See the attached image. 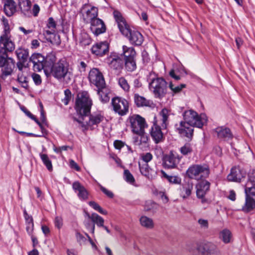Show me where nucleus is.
Segmentation results:
<instances>
[{
    "mask_svg": "<svg viewBox=\"0 0 255 255\" xmlns=\"http://www.w3.org/2000/svg\"><path fill=\"white\" fill-rule=\"evenodd\" d=\"M114 16L122 34L128 38L132 45H141L143 41L142 34L137 31L131 30L120 12L114 11Z\"/></svg>",
    "mask_w": 255,
    "mask_h": 255,
    "instance_id": "obj_1",
    "label": "nucleus"
},
{
    "mask_svg": "<svg viewBox=\"0 0 255 255\" xmlns=\"http://www.w3.org/2000/svg\"><path fill=\"white\" fill-rule=\"evenodd\" d=\"M169 111L167 109H163L159 113L158 117H154L153 125L150 130V135L156 143L163 140V134L162 129H166L169 124L168 117Z\"/></svg>",
    "mask_w": 255,
    "mask_h": 255,
    "instance_id": "obj_2",
    "label": "nucleus"
},
{
    "mask_svg": "<svg viewBox=\"0 0 255 255\" xmlns=\"http://www.w3.org/2000/svg\"><path fill=\"white\" fill-rule=\"evenodd\" d=\"M246 201L242 210L246 213L255 208V169L250 170L248 174V180L245 185Z\"/></svg>",
    "mask_w": 255,
    "mask_h": 255,
    "instance_id": "obj_3",
    "label": "nucleus"
},
{
    "mask_svg": "<svg viewBox=\"0 0 255 255\" xmlns=\"http://www.w3.org/2000/svg\"><path fill=\"white\" fill-rule=\"evenodd\" d=\"M148 87L154 97L161 99L164 97L167 89V83L163 78L157 77L155 73L151 72L147 76Z\"/></svg>",
    "mask_w": 255,
    "mask_h": 255,
    "instance_id": "obj_4",
    "label": "nucleus"
},
{
    "mask_svg": "<svg viewBox=\"0 0 255 255\" xmlns=\"http://www.w3.org/2000/svg\"><path fill=\"white\" fill-rule=\"evenodd\" d=\"M49 74L58 81H65L67 83L71 81L72 76L69 64L64 59H61L55 64Z\"/></svg>",
    "mask_w": 255,
    "mask_h": 255,
    "instance_id": "obj_5",
    "label": "nucleus"
},
{
    "mask_svg": "<svg viewBox=\"0 0 255 255\" xmlns=\"http://www.w3.org/2000/svg\"><path fill=\"white\" fill-rule=\"evenodd\" d=\"M186 174L190 179L202 180L209 176L210 169L208 165L205 164H194L189 167Z\"/></svg>",
    "mask_w": 255,
    "mask_h": 255,
    "instance_id": "obj_6",
    "label": "nucleus"
},
{
    "mask_svg": "<svg viewBox=\"0 0 255 255\" xmlns=\"http://www.w3.org/2000/svg\"><path fill=\"white\" fill-rule=\"evenodd\" d=\"M183 116L184 121L181 122L186 123L193 128H202L207 121V117L205 115L199 116L196 112L192 110L185 111Z\"/></svg>",
    "mask_w": 255,
    "mask_h": 255,
    "instance_id": "obj_7",
    "label": "nucleus"
},
{
    "mask_svg": "<svg viewBox=\"0 0 255 255\" xmlns=\"http://www.w3.org/2000/svg\"><path fill=\"white\" fill-rule=\"evenodd\" d=\"M92 105V100L86 94H82L76 99L75 109L78 115L87 116L90 113Z\"/></svg>",
    "mask_w": 255,
    "mask_h": 255,
    "instance_id": "obj_8",
    "label": "nucleus"
},
{
    "mask_svg": "<svg viewBox=\"0 0 255 255\" xmlns=\"http://www.w3.org/2000/svg\"><path fill=\"white\" fill-rule=\"evenodd\" d=\"M127 123L130 126L131 131L135 134H141L147 127L145 119L138 115L130 116L127 119Z\"/></svg>",
    "mask_w": 255,
    "mask_h": 255,
    "instance_id": "obj_9",
    "label": "nucleus"
},
{
    "mask_svg": "<svg viewBox=\"0 0 255 255\" xmlns=\"http://www.w3.org/2000/svg\"><path fill=\"white\" fill-rule=\"evenodd\" d=\"M111 104L114 112L120 116H125L128 112L129 103L124 98L120 97H114L112 99Z\"/></svg>",
    "mask_w": 255,
    "mask_h": 255,
    "instance_id": "obj_10",
    "label": "nucleus"
},
{
    "mask_svg": "<svg viewBox=\"0 0 255 255\" xmlns=\"http://www.w3.org/2000/svg\"><path fill=\"white\" fill-rule=\"evenodd\" d=\"M15 49V44L11 39V34H1L0 36V55H7Z\"/></svg>",
    "mask_w": 255,
    "mask_h": 255,
    "instance_id": "obj_11",
    "label": "nucleus"
},
{
    "mask_svg": "<svg viewBox=\"0 0 255 255\" xmlns=\"http://www.w3.org/2000/svg\"><path fill=\"white\" fill-rule=\"evenodd\" d=\"M14 60L7 55H0V67L1 68L2 74L5 76L11 74L14 68Z\"/></svg>",
    "mask_w": 255,
    "mask_h": 255,
    "instance_id": "obj_12",
    "label": "nucleus"
},
{
    "mask_svg": "<svg viewBox=\"0 0 255 255\" xmlns=\"http://www.w3.org/2000/svg\"><path fill=\"white\" fill-rule=\"evenodd\" d=\"M88 79L90 83L94 85L97 88L106 85L102 73L97 68H93L90 71Z\"/></svg>",
    "mask_w": 255,
    "mask_h": 255,
    "instance_id": "obj_13",
    "label": "nucleus"
},
{
    "mask_svg": "<svg viewBox=\"0 0 255 255\" xmlns=\"http://www.w3.org/2000/svg\"><path fill=\"white\" fill-rule=\"evenodd\" d=\"M180 158L177 153L170 151L168 154H165L163 157V164L165 168L173 169L177 166Z\"/></svg>",
    "mask_w": 255,
    "mask_h": 255,
    "instance_id": "obj_14",
    "label": "nucleus"
},
{
    "mask_svg": "<svg viewBox=\"0 0 255 255\" xmlns=\"http://www.w3.org/2000/svg\"><path fill=\"white\" fill-rule=\"evenodd\" d=\"M105 60L110 68L113 70L120 71L123 69V60L117 53H111Z\"/></svg>",
    "mask_w": 255,
    "mask_h": 255,
    "instance_id": "obj_15",
    "label": "nucleus"
},
{
    "mask_svg": "<svg viewBox=\"0 0 255 255\" xmlns=\"http://www.w3.org/2000/svg\"><path fill=\"white\" fill-rule=\"evenodd\" d=\"M45 57L39 53H34L29 58V62L33 64V70L41 71L45 69Z\"/></svg>",
    "mask_w": 255,
    "mask_h": 255,
    "instance_id": "obj_16",
    "label": "nucleus"
},
{
    "mask_svg": "<svg viewBox=\"0 0 255 255\" xmlns=\"http://www.w3.org/2000/svg\"><path fill=\"white\" fill-rule=\"evenodd\" d=\"M246 172L239 166H235L231 168L227 179L230 181L240 182L242 179L245 178Z\"/></svg>",
    "mask_w": 255,
    "mask_h": 255,
    "instance_id": "obj_17",
    "label": "nucleus"
},
{
    "mask_svg": "<svg viewBox=\"0 0 255 255\" xmlns=\"http://www.w3.org/2000/svg\"><path fill=\"white\" fill-rule=\"evenodd\" d=\"M90 24V29L92 33L96 36L105 33L106 31V25L104 21L99 18H96Z\"/></svg>",
    "mask_w": 255,
    "mask_h": 255,
    "instance_id": "obj_18",
    "label": "nucleus"
},
{
    "mask_svg": "<svg viewBox=\"0 0 255 255\" xmlns=\"http://www.w3.org/2000/svg\"><path fill=\"white\" fill-rule=\"evenodd\" d=\"M176 130L181 137H186L190 141L192 140L194 132L192 126L180 122L179 126L176 128Z\"/></svg>",
    "mask_w": 255,
    "mask_h": 255,
    "instance_id": "obj_19",
    "label": "nucleus"
},
{
    "mask_svg": "<svg viewBox=\"0 0 255 255\" xmlns=\"http://www.w3.org/2000/svg\"><path fill=\"white\" fill-rule=\"evenodd\" d=\"M109 50V44L107 41L97 43L91 48L92 53L98 56L102 57Z\"/></svg>",
    "mask_w": 255,
    "mask_h": 255,
    "instance_id": "obj_20",
    "label": "nucleus"
},
{
    "mask_svg": "<svg viewBox=\"0 0 255 255\" xmlns=\"http://www.w3.org/2000/svg\"><path fill=\"white\" fill-rule=\"evenodd\" d=\"M197 251V255H220L219 250L212 244L200 246L198 248Z\"/></svg>",
    "mask_w": 255,
    "mask_h": 255,
    "instance_id": "obj_21",
    "label": "nucleus"
},
{
    "mask_svg": "<svg viewBox=\"0 0 255 255\" xmlns=\"http://www.w3.org/2000/svg\"><path fill=\"white\" fill-rule=\"evenodd\" d=\"M72 188L81 200H86L88 198L87 190L79 181L73 183Z\"/></svg>",
    "mask_w": 255,
    "mask_h": 255,
    "instance_id": "obj_22",
    "label": "nucleus"
},
{
    "mask_svg": "<svg viewBox=\"0 0 255 255\" xmlns=\"http://www.w3.org/2000/svg\"><path fill=\"white\" fill-rule=\"evenodd\" d=\"M210 183L206 180H202L196 186V195L198 198L202 199L209 190Z\"/></svg>",
    "mask_w": 255,
    "mask_h": 255,
    "instance_id": "obj_23",
    "label": "nucleus"
},
{
    "mask_svg": "<svg viewBox=\"0 0 255 255\" xmlns=\"http://www.w3.org/2000/svg\"><path fill=\"white\" fill-rule=\"evenodd\" d=\"M217 137L225 140H229L233 138V134L228 128L224 126L218 127L215 129Z\"/></svg>",
    "mask_w": 255,
    "mask_h": 255,
    "instance_id": "obj_24",
    "label": "nucleus"
},
{
    "mask_svg": "<svg viewBox=\"0 0 255 255\" xmlns=\"http://www.w3.org/2000/svg\"><path fill=\"white\" fill-rule=\"evenodd\" d=\"M99 10L98 7L93 6L83 14V18L86 23H90L93 20L98 18Z\"/></svg>",
    "mask_w": 255,
    "mask_h": 255,
    "instance_id": "obj_25",
    "label": "nucleus"
},
{
    "mask_svg": "<svg viewBox=\"0 0 255 255\" xmlns=\"http://www.w3.org/2000/svg\"><path fill=\"white\" fill-rule=\"evenodd\" d=\"M3 10L8 16H11L16 11V4L14 0H2Z\"/></svg>",
    "mask_w": 255,
    "mask_h": 255,
    "instance_id": "obj_26",
    "label": "nucleus"
},
{
    "mask_svg": "<svg viewBox=\"0 0 255 255\" xmlns=\"http://www.w3.org/2000/svg\"><path fill=\"white\" fill-rule=\"evenodd\" d=\"M193 189V183L190 181L185 182L179 187V192L181 196L186 199L189 197Z\"/></svg>",
    "mask_w": 255,
    "mask_h": 255,
    "instance_id": "obj_27",
    "label": "nucleus"
},
{
    "mask_svg": "<svg viewBox=\"0 0 255 255\" xmlns=\"http://www.w3.org/2000/svg\"><path fill=\"white\" fill-rule=\"evenodd\" d=\"M105 120V117L101 112L94 113L89 116V122L87 123L88 126L92 127L98 125Z\"/></svg>",
    "mask_w": 255,
    "mask_h": 255,
    "instance_id": "obj_28",
    "label": "nucleus"
},
{
    "mask_svg": "<svg viewBox=\"0 0 255 255\" xmlns=\"http://www.w3.org/2000/svg\"><path fill=\"white\" fill-rule=\"evenodd\" d=\"M45 69L44 73L46 75L49 74V72L51 70L52 68L55 64L56 63V57L53 53H49L47 55L46 57H45Z\"/></svg>",
    "mask_w": 255,
    "mask_h": 255,
    "instance_id": "obj_29",
    "label": "nucleus"
},
{
    "mask_svg": "<svg viewBox=\"0 0 255 255\" xmlns=\"http://www.w3.org/2000/svg\"><path fill=\"white\" fill-rule=\"evenodd\" d=\"M18 5L21 12L27 17L31 16L32 3L30 0H18Z\"/></svg>",
    "mask_w": 255,
    "mask_h": 255,
    "instance_id": "obj_30",
    "label": "nucleus"
},
{
    "mask_svg": "<svg viewBox=\"0 0 255 255\" xmlns=\"http://www.w3.org/2000/svg\"><path fill=\"white\" fill-rule=\"evenodd\" d=\"M97 94L100 97L101 102L103 103H107L110 100V90L106 85L98 88Z\"/></svg>",
    "mask_w": 255,
    "mask_h": 255,
    "instance_id": "obj_31",
    "label": "nucleus"
},
{
    "mask_svg": "<svg viewBox=\"0 0 255 255\" xmlns=\"http://www.w3.org/2000/svg\"><path fill=\"white\" fill-rule=\"evenodd\" d=\"M134 101L138 107H151L153 104L151 101L146 100L144 97L139 96L138 94H135L134 96Z\"/></svg>",
    "mask_w": 255,
    "mask_h": 255,
    "instance_id": "obj_32",
    "label": "nucleus"
},
{
    "mask_svg": "<svg viewBox=\"0 0 255 255\" xmlns=\"http://www.w3.org/2000/svg\"><path fill=\"white\" fill-rule=\"evenodd\" d=\"M140 225L147 229H152L154 227V223L153 219L146 216L142 215L139 219Z\"/></svg>",
    "mask_w": 255,
    "mask_h": 255,
    "instance_id": "obj_33",
    "label": "nucleus"
},
{
    "mask_svg": "<svg viewBox=\"0 0 255 255\" xmlns=\"http://www.w3.org/2000/svg\"><path fill=\"white\" fill-rule=\"evenodd\" d=\"M15 53L21 64H24L27 61L28 57V50L18 48L15 51Z\"/></svg>",
    "mask_w": 255,
    "mask_h": 255,
    "instance_id": "obj_34",
    "label": "nucleus"
},
{
    "mask_svg": "<svg viewBox=\"0 0 255 255\" xmlns=\"http://www.w3.org/2000/svg\"><path fill=\"white\" fill-rule=\"evenodd\" d=\"M87 216L95 225L96 224L99 227H104V219L98 214L95 213L91 215L87 214Z\"/></svg>",
    "mask_w": 255,
    "mask_h": 255,
    "instance_id": "obj_35",
    "label": "nucleus"
},
{
    "mask_svg": "<svg viewBox=\"0 0 255 255\" xmlns=\"http://www.w3.org/2000/svg\"><path fill=\"white\" fill-rule=\"evenodd\" d=\"M138 165L141 174L148 179H151L152 178L150 173L151 169L150 168L148 164L147 163L141 164L140 162H139Z\"/></svg>",
    "mask_w": 255,
    "mask_h": 255,
    "instance_id": "obj_36",
    "label": "nucleus"
},
{
    "mask_svg": "<svg viewBox=\"0 0 255 255\" xmlns=\"http://www.w3.org/2000/svg\"><path fill=\"white\" fill-rule=\"evenodd\" d=\"M161 173L162 174V177L166 178L168 181L174 184H180L181 183V178L177 175L170 176L168 175L164 171L161 170Z\"/></svg>",
    "mask_w": 255,
    "mask_h": 255,
    "instance_id": "obj_37",
    "label": "nucleus"
},
{
    "mask_svg": "<svg viewBox=\"0 0 255 255\" xmlns=\"http://www.w3.org/2000/svg\"><path fill=\"white\" fill-rule=\"evenodd\" d=\"M232 237V235L231 231L227 229L223 230L219 233V238L225 244L229 243L231 242Z\"/></svg>",
    "mask_w": 255,
    "mask_h": 255,
    "instance_id": "obj_38",
    "label": "nucleus"
},
{
    "mask_svg": "<svg viewBox=\"0 0 255 255\" xmlns=\"http://www.w3.org/2000/svg\"><path fill=\"white\" fill-rule=\"evenodd\" d=\"M123 50L125 59L135 58L136 52L133 47H128L124 45Z\"/></svg>",
    "mask_w": 255,
    "mask_h": 255,
    "instance_id": "obj_39",
    "label": "nucleus"
},
{
    "mask_svg": "<svg viewBox=\"0 0 255 255\" xmlns=\"http://www.w3.org/2000/svg\"><path fill=\"white\" fill-rule=\"evenodd\" d=\"M158 207V205L156 203L152 201H148L145 202L144 210L146 212H150L152 213H155L157 211Z\"/></svg>",
    "mask_w": 255,
    "mask_h": 255,
    "instance_id": "obj_40",
    "label": "nucleus"
},
{
    "mask_svg": "<svg viewBox=\"0 0 255 255\" xmlns=\"http://www.w3.org/2000/svg\"><path fill=\"white\" fill-rule=\"evenodd\" d=\"M39 156L43 163L46 166L47 170L49 171H52L53 170V166L52 161L46 154L40 153Z\"/></svg>",
    "mask_w": 255,
    "mask_h": 255,
    "instance_id": "obj_41",
    "label": "nucleus"
},
{
    "mask_svg": "<svg viewBox=\"0 0 255 255\" xmlns=\"http://www.w3.org/2000/svg\"><path fill=\"white\" fill-rule=\"evenodd\" d=\"M17 81L21 87L24 88L25 90H28L29 87L28 85V78L26 76H24L22 73L18 74Z\"/></svg>",
    "mask_w": 255,
    "mask_h": 255,
    "instance_id": "obj_42",
    "label": "nucleus"
},
{
    "mask_svg": "<svg viewBox=\"0 0 255 255\" xmlns=\"http://www.w3.org/2000/svg\"><path fill=\"white\" fill-rule=\"evenodd\" d=\"M126 69L129 72H132L135 70L136 68L135 58L126 59H125Z\"/></svg>",
    "mask_w": 255,
    "mask_h": 255,
    "instance_id": "obj_43",
    "label": "nucleus"
},
{
    "mask_svg": "<svg viewBox=\"0 0 255 255\" xmlns=\"http://www.w3.org/2000/svg\"><path fill=\"white\" fill-rule=\"evenodd\" d=\"M124 178L127 182L130 184H133L135 183L134 177L128 169L124 170Z\"/></svg>",
    "mask_w": 255,
    "mask_h": 255,
    "instance_id": "obj_44",
    "label": "nucleus"
},
{
    "mask_svg": "<svg viewBox=\"0 0 255 255\" xmlns=\"http://www.w3.org/2000/svg\"><path fill=\"white\" fill-rule=\"evenodd\" d=\"M193 151L192 145L189 143H185L183 146L180 148V152L184 155H188Z\"/></svg>",
    "mask_w": 255,
    "mask_h": 255,
    "instance_id": "obj_45",
    "label": "nucleus"
},
{
    "mask_svg": "<svg viewBox=\"0 0 255 255\" xmlns=\"http://www.w3.org/2000/svg\"><path fill=\"white\" fill-rule=\"evenodd\" d=\"M89 205L96 211L99 212L100 214L103 215H107V211L104 210L98 203L95 201H90Z\"/></svg>",
    "mask_w": 255,
    "mask_h": 255,
    "instance_id": "obj_46",
    "label": "nucleus"
},
{
    "mask_svg": "<svg viewBox=\"0 0 255 255\" xmlns=\"http://www.w3.org/2000/svg\"><path fill=\"white\" fill-rule=\"evenodd\" d=\"M1 21L3 26V31L1 34H10V29L8 19L4 17H2Z\"/></svg>",
    "mask_w": 255,
    "mask_h": 255,
    "instance_id": "obj_47",
    "label": "nucleus"
},
{
    "mask_svg": "<svg viewBox=\"0 0 255 255\" xmlns=\"http://www.w3.org/2000/svg\"><path fill=\"white\" fill-rule=\"evenodd\" d=\"M119 84L120 87L125 91H128L129 89V85L127 81L124 77H121L119 79Z\"/></svg>",
    "mask_w": 255,
    "mask_h": 255,
    "instance_id": "obj_48",
    "label": "nucleus"
},
{
    "mask_svg": "<svg viewBox=\"0 0 255 255\" xmlns=\"http://www.w3.org/2000/svg\"><path fill=\"white\" fill-rule=\"evenodd\" d=\"M185 84H180L177 86H174V85L171 82L169 84V88L174 93H178L180 92L183 88L185 87Z\"/></svg>",
    "mask_w": 255,
    "mask_h": 255,
    "instance_id": "obj_49",
    "label": "nucleus"
},
{
    "mask_svg": "<svg viewBox=\"0 0 255 255\" xmlns=\"http://www.w3.org/2000/svg\"><path fill=\"white\" fill-rule=\"evenodd\" d=\"M64 95L65 97L62 99V102L64 104V105H67L71 99V92L70 90L68 89H66L64 91Z\"/></svg>",
    "mask_w": 255,
    "mask_h": 255,
    "instance_id": "obj_50",
    "label": "nucleus"
},
{
    "mask_svg": "<svg viewBox=\"0 0 255 255\" xmlns=\"http://www.w3.org/2000/svg\"><path fill=\"white\" fill-rule=\"evenodd\" d=\"M31 77L34 84L36 86H39L41 84L42 79L41 76L39 74L36 73H33L31 75Z\"/></svg>",
    "mask_w": 255,
    "mask_h": 255,
    "instance_id": "obj_51",
    "label": "nucleus"
},
{
    "mask_svg": "<svg viewBox=\"0 0 255 255\" xmlns=\"http://www.w3.org/2000/svg\"><path fill=\"white\" fill-rule=\"evenodd\" d=\"M47 27L50 29L56 30V23L54 19L52 17H49L48 19V22L47 24Z\"/></svg>",
    "mask_w": 255,
    "mask_h": 255,
    "instance_id": "obj_52",
    "label": "nucleus"
},
{
    "mask_svg": "<svg viewBox=\"0 0 255 255\" xmlns=\"http://www.w3.org/2000/svg\"><path fill=\"white\" fill-rule=\"evenodd\" d=\"M75 235L77 241L80 244V245H82L86 242L87 240L86 238H85L80 233L77 232Z\"/></svg>",
    "mask_w": 255,
    "mask_h": 255,
    "instance_id": "obj_53",
    "label": "nucleus"
},
{
    "mask_svg": "<svg viewBox=\"0 0 255 255\" xmlns=\"http://www.w3.org/2000/svg\"><path fill=\"white\" fill-rule=\"evenodd\" d=\"M198 223L202 229H207L209 227V223L207 220L199 219Z\"/></svg>",
    "mask_w": 255,
    "mask_h": 255,
    "instance_id": "obj_54",
    "label": "nucleus"
},
{
    "mask_svg": "<svg viewBox=\"0 0 255 255\" xmlns=\"http://www.w3.org/2000/svg\"><path fill=\"white\" fill-rule=\"evenodd\" d=\"M152 157V155L150 152L143 153L141 155V159L145 162L144 163H147L148 162L151 161Z\"/></svg>",
    "mask_w": 255,
    "mask_h": 255,
    "instance_id": "obj_55",
    "label": "nucleus"
},
{
    "mask_svg": "<svg viewBox=\"0 0 255 255\" xmlns=\"http://www.w3.org/2000/svg\"><path fill=\"white\" fill-rule=\"evenodd\" d=\"M100 190L109 198H113L114 197V194L113 193L108 190L105 187H103L101 185H100L99 186Z\"/></svg>",
    "mask_w": 255,
    "mask_h": 255,
    "instance_id": "obj_56",
    "label": "nucleus"
},
{
    "mask_svg": "<svg viewBox=\"0 0 255 255\" xmlns=\"http://www.w3.org/2000/svg\"><path fill=\"white\" fill-rule=\"evenodd\" d=\"M55 226L58 229H60L63 226V220L61 217H56L54 220Z\"/></svg>",
    "mask_w": 255,
    "mask_h": 255,
    "instance_id": "obj_57",
    "label": "nucleus"
},
{
    "mask_svg": "<svg viewBox=\"0 0 255 255\" xmlns=\"http://www.w3.org/2000/svg\"><path fill=\"white\" fill-rule=\"evenodd\" d=\"M40 11V7L37 4H34L33 6V8L31 9V16H37Z\"/></svg>",
    "mask_w": 255,
    "mask_h": 255,
    "instance_id": "obj_58",
    "label": "nucleus"
},
{
    "mask_svg": "<svg viewBox=\"0 0 255 255\" xmlns=\"http://www.w3.org/2000/svg\"><path fill=\"white\" fill-rule=\"evenodd\" d=\"M126 145L125 143L121 140H116L114 142V145L115 148L121 149Z\"/></svg>",
    "mask_w": 255,
    "mask_h": 255,
    "instance_id": "obj_59",
    "label": "nucleus"
},
{
    "mask_svg": "<svg viewBox=\"0 0 255 255\" xmlns=\"http://www.w3.org/2000/svg\"><path fill=\"white\" fill-rule=\"evenodd\" d=\"M23 215L25 220L26 224L29 223H33L32 217L28 214L26 210L23 211Z\"/></svg>",
    "mask_w": 255,
    "mask_h": 255,
    "instance_id": "obj_60",
    "label": "nucleus"
},
{
    "mask_svg": "<svg viewBox=\"0 0 255 255\" xmlns=\"http://www.w3.org/2000/svg\"><path fill=\"white\" fill-rule=\"evenodd\" d=\"M136 134L140 136V142L141 144L142 143H146L148 141V136L145 134L144 131L141 134Z\"/></svg>",
    "mask_w": 255,
    "mask_h": 255,
    "instance_id": "obj_61",
    "label": "nucleus"
},
{
    "mask_svg": "<svg viewBox=\"0 0 255 255\" xmlns=\"http://www.w3.org/2000/svg\"><path fill=\"white\" fill-rule=\"evenodd\" d=\"M26 231H27V233L29 235H31L32 233L33 232V228H34L33 223H26Z\"/></svg>",
    "mask_w": 255,
    "mask_h": 255,
    "instance_id": "obj_62",
    "label": "nucleus"
},
{
    "mask_svg": "<svg viewBox=\"0 0 255 255\" xmlns=\"http://www.w3.org/2000/svg\"><path fill=\"white\" fill-rule=\"evenodd\" d=\"M159 195L160 196L163 203H166L168 202V198L164 192H159Z\"/></svg>",
    "mask_w": 255,
    "mask_h": 255,
    "instance_id": "obj_63",
    "label": "nucleus"
},
{
    "mask_svg": "<svg viewBox=\"0 0 255 255\" xmlns=\"http://www.w3.org/2000/svg\"><path fill=\"white\" fill-rule=\"evenodd\" d=\"M70 166L71 168L75 169L76 171H79L80 170V167L73 160H70Z\"/></svg>",
    "mask_w": 255,
    "mask_h": 255,
    "instance_id": "obj_64",
    "label": "nucleus"
}]
</instances>
